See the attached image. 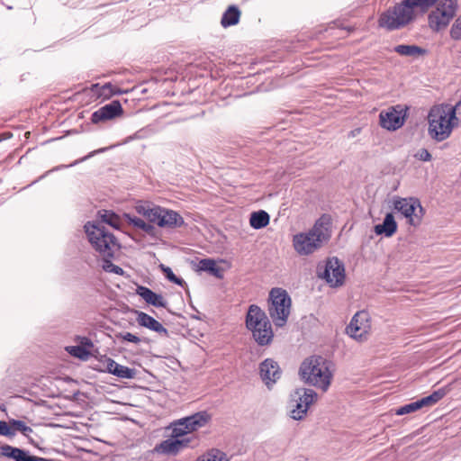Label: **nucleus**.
<instances>
[{"instance_id":"1","label":"nucleus","mask_w":461,"mask_h":461,"mask_svg":"<svg viewBox=\"0 0 461 461\" xmlns=\"http://www.w3.org/2000/svg\"><path fill=\"white\" fill-rule=\"evenodd\" d=\"M438 1L402 0L380 14L378 25L389 32L403 29L416 20L417 12L426 14Z\"/></svg>"},{"instance_id":"49","label":"nucleus","mask_w":461,"mask_h":461,"mask_svg":"<svg viewBox=\"0 0 461 461\" xmlns=\"http://www.w3.org/2000/svg\"><path fill=\"white\" fill-rule=\"evenodd\" d=\"M32 429L26 425V423L23 421L22 429L20 433H22L23 436L29 438L30 434L32 433Z\"/></svg>"},{"instance_id":"28","label":"nucleus","mask_w":461,"mask_h":461,"mask_svg":"<svg viewBox=\"0 0 461 461\" xmlns=\"http://www.w3.org/2000/svg\"><path fill=\"white\" fill-rule=\"evenodd\" d=\"M270 216L263 210L253 212L250 214L249 224L255 230L265 228L269 224Z\"/></svg>"},{"instance_id":"32","label":"nucleus","mask_w":461,"mask_h":461,"mask_svg":"<svg viewBox=\"0 0 461 461\" xmlns=\"http://www.w3.org/2000/svg\"><path fill=\"white\" fill-rule=\"evenodd\" d=\"M66 350L74 357L80 360H87L91 353L87 348L78 346H69L66 348Z\"/></svg>"},{"instance_id":"48","label":"nucleus","mask_w":461,"mask_h":461,"mask_svg":"<svg viewBox=\"0 0 461 461\" xmlns=\"http://www.w3.org/2000/svg\"><path fill=\"white\" fill-rule=\"evenodd\" d=\"M140 230L150 236H154L156 232V228L150 222H145L144 226Z\"/></svg>"},{"instance_id":"33","label":"nucleus","mask_w":461,"mask_h":461,"mask_svg":"<svg viewBox=\"0 0 461 461\" xmlns=\"http://www.w3.org/2000/svg\"><path fill=\"white\" fill-rule=\"evenodd\" d=\"M113 257H103V269L105 272L113 273L119 276L124 275V270L112 262Z\"/></svg>"},{"instance_id":"3","label":"nucleus","mask_w":461,"mask_h":461,"mask_svg":"<svg viewBox=\"0 0 461 461\" xmlns=\"http://www.w3.org/2000/svg\"><path fill=\"white\" fill-rule=\"evenodd\" d=\"M330 218L322 215L308 232H301L294 236L293 245L300 255H309L320 249L330 238L329 230Z\"/></svg>"},{"instance_id":"10","label":"nucleus","mask_w":461,"mask_h":461,"mask_svg":"<svg viewBox=\"0 0 461 461\" xmlns=\"http://www.w3.org/2000/svg\"><path fill=\"white\" fill-rule=\"evenodd\" d=\"M317 275L324 279L331 287H338L343 285L345 280V266L338 258L327 259L324 265L319 264Z\"/></svg>"},{"instance_id":"18","label":"nucleus","mask_w":461,"mask_h":461,"mask_svg":"<svg viewBox=\"0 0 461 461\" xmlns=\"http://www.w3.org/2000/svg\"><path fill=\"white\" fill-rule=\"evenodd\" d=\"M133 312L137 316L136 320L140 326L153 330L161 336L168 337V330L152 316L138 310H133Z\"/></svg>"},{"instance_id":"51","label":"nucleus","mask_w":461,"mask_h":461,"mask_svg":"<svg viewBox=\"0 0 461 461\" xmlns=\"http://www.w3.org/2000/svg\"><path fill=\"white\" fill-rule=\"evenodd\" d=\"M104 357H107L106 356H102L101 358L99 359V365L96 366V367H104L105 366V363H104Z\"/></svg>"},{"instance_id":"17","label":"nucleus","mask_w":461,"mask_h":461,"mask_svg":"<svg viewBox=\"0 0 461 461\" xmlns=\"http://www.w3.org/2000/svg\"><path fill=\"white\" fill-rule=\"evenodd\" d=\"M2 457L13 461H48L46 458L32 456L28 450L8 444H2Z\"/></svg>"},{"instance_id":"7","label":"nucleus","mask_w":461,"mask_h":461,"mask_svg":"<svg viewBox=\"0 0 461 461\" xmlns=\"http://www.w3.org/2000/svg\"><path fill=\"white\" fill-rule=\"evenodd\" d=\"M291 298L288 293L279 287L272 288L268 298V313L276 327H284L290 314Z\"/></svg>"},{"instance_id":"45","label":"nucleus","mask_w":461,"mask_h":461,"mask_svg":"<svg viewBox=\"0 0 461 461\" xmlns=\"http://www.w3.org/2000/svg\"><path fill=\"white\" fill-rule=\"evenodd\" d=\"M414 157L421 161H430L432 158L431 154L426 149H419L417 153L414 155Z\"/></svg>"},{"instance_id":"5","label":"nucleus","mask_w":461,"mask_h":461,"mask_svg":"<svg viewBox=\"0 0 461 461\" xmlns=\"http://www.w3.org/2000/svg\"><path fill=\"white\" fill-rule=\"evenodd\" d=\"M246 326L251 330L256 342L259 346L269 345L274 337L271 323L261 308L251 304L246 316Z\"/></svg>"},{"instance_id":"53","label":"nucleus","mask_w":461,"mask_h":461,"mask_svg":"<svg viewBox=\"0 0 461 461\" xmlns=\"http://www.w3.org/2000/svg\"><path fill=\"white\" fill-rule=\"evenodd\" d=\"M137 138V134H135L134 136H131L130 139H135Z\"/></svg>"},{"instance_id":"50","label":"nucleus","mask_w":461,"mask_h":461,"mask_svg":"<svg viewBox=\"0 0 461 461\" xmlns=\"http://www.w3.org/2000/svg\"><path fill=\"white\" fill-rule=\"evenodd\" d=\"M13 137V133L9 131H2V141L5 140L11 139Z\"/></svg>"},{"instance_id":"36","label":"nucleus","mask_w":461,"mask_h":461,"mask_svg":"<svg viewBox=\"0 0 461 461\" xmlns=\"http://www.w3.org/2000/svg\"><path fill=\"white\" fill-rule=\"evenodd\" d=\"M109 148H101V149H95L94 151H91L89 154H87L86 156L79 158V159H77L75 160L74 162H72L71 164L69 165H61V166H59L57 167H55L53 170H58V169H60V168H65V167H74L81 162H84L86 161V159L94 157L95 155L96 154H99V153H103L104 151H106Z\"/></svg>"},{"instance_id":"38","label":"nucleus","mask_w":461,"mask_h":461,"mask_svg":"<svg viewBox=\"0 0 461 461\" xmlns=\"http://www.w3.org/2000/svg\"><path fill=\"white\" fill-rule=\"evenodd\" d=\"M450 37L455 41L461 40V15L453 23L450 29Z\"/></svg>"},{"instance_id":"20","label":"nucleus","mask_w":461,"mask_h":461,"mask_svg":"<svg viewBox=\"0 0 461 461\" xmlns=\"http://www.w3.org/2000/svg\"><path fill=\"white\" fill-rule=\"evenodd\" d=\"M184 219L178 212L163 208V212L160 214L158 226L175 229L184 225Z\"/></svg>"},{"instance_id":"34","label":"nucleus","mask_w":461,"mask_h":461,"mask_svg":"<svg viewBox=\"0 0 461 461\" xmlns=\"http://www.w3.org/2000/svg\"><path fill=\"white\" fill-rule=\"evenodd\" d=\"M420 409H422V408L420 403V401L418 400L416 402H412L411 403H408V404L399 407L398 409L395 410V414L401 416V415L408 414L411 412H414Z\"/></svg>"},{"instance_id":"39","label":"nucleus","mask_w":461,"mask_h":461,"mask_svg":"<svg viewBox=\"0 0 461 461\" xmlns=\"http://www.w3.org/2000/svg\"><path fill=\"white\" fill-rule=\"evenodd\" d=\"M163 212V208L160 206H153L151 212H149L147 220L150 223H156L158 225V221L159 220L160 214Z\"/></svg>"},{"instance_id":"22","label":"nucleus","mask_w":461,"mask_h":461,"mask_svg":"<svg viewBox=\"0 0 461 461\" xmlns=\"http://www.w3.org/2000/svg\"><path fill=\"white\" fill-rule=\"evenodd\" d=\"M397 230V222L394 220L393 213L388 212L385 214L384 221L381 224H376L374 227V231L376 235H384L385 237H392Z\"/></svg>"},{"instance_id":"12","label":"nucleus","mask_w":461,"mask_h":461,"mask_svg":"<svg viewBox=\"0 0 461 461\" xmlns=\"http://www.w3.org/2000/svg\"><path fill=\"white\" fill-rule=\"evenodd\" d=\"M370 328L369 314L366 311L357 312L347 326V333L353 339H362Z\"/></svg>"},{"instance_id":"2","label":"nucleus","mask_w":461,"mask_h":461,"mask_svg":"<svg viewBox=\"0 0 461 461\" xmlns=\"http://www.w3.org/2000/svg\"><path fill=\"white\" fill-rule=\"evenodd\" d=\"M331 362L321 356H311L305 358L299 367L300 378L310 385L326 392L331 383Z\"/></svg>"},{"instance_id":"30","label":"nucleus","mask_w":461,"mask_h":461,"mask_svg":"<svg viewBox=\"0 0 461 461\" xmlns=\"http://www.w3.org/2000/svg\"><path fill=\"white\" fill-rule=\"evenodd\" d=\"M197 461H229L224 452L212 448L203 455Z\"/></svg>"},{"instance_id":"16","label":"nucleus","mask_w":461,"mask_h":461,"mask_svg":"<svg viewBox=\"0 0 461 461\" xmlns=\"http://www.w3.org/2000/svg\"><path fill=\"white\" fill-rule=\"evenodd\" d=\"M104 367H95L99 372H106L119 378L132 379L136 375V370L115 362L111 357H104Z\"/></svg>"},{"instance_id":"31","label":"nucleus","mask_w":461,"mask_h":461,"mask_svg":"<svg viewBox=\"0 0 461 461\" xmlns=\"http://www.w3.org/2000/svg\"><path fill=\"white\" fill-rule=\"evenodd\" d=\"M170 427L172 429V438H178L191 432L189 431L188 427L185 426V423L184 422V420H182V419L172 422Z\"/></svg>"},{"instance_id":"47","label":"nucleus","mask_w":461,"mask_h":461,"mask_svg":"<svg viewBox=\"0 0 461 461\" xmlns=\"http://www.w3.org/2000/svg\"><path fill=\"white\" fill-rule=\"evenodd\" d=\"M420 401V403L421 405V408L423 407H429V406H432L434 404H436V402H434L433 398L431 397V395H428L426 397H423L421 399L419 400Z\"/></svg>"},{"instance_id":"13","label":"nucleus","mask_w":461,"mask_h":461,"mask_svg":"<svg viewBox=\"0 0 461 461\" xmlns=\"http://www.w3.org/2000/svg\"><path fill=\"white\" fill-rule=\"evenodd\" d=\"M259 374L262 381L268 389L281 378L282 370L276 361L267 358L259 365Z\"/></svg>"},{"instance_id":"41","label":"nucleus","mask_w":461,"mask_h":461,"mask_svg":"<svg viewBox=\"0 0 461 461\" xmlns=\"http://www.w3.org/2000/svg\"><path fill=\"white\" fill-rule=\"evenodd\" d=\"M445 107L455 120H461V100L454 107L448 105Z\"/></svg>"},{"instance_id":"29","label":"nucleus","mask_w":461,"mask_h":461,"mask_svg":"<svg viewBox=\"0 0 461 461\" xmlns=\"http://www.w3.org/2000/svg\"><path fill=\"white\" fill-rule=\"evenodd\" d=\"M98 217L101 221H98L103 225V223H106L113 228L119 230L121 227V218L114 212L110 210H101L98 211Z\"/></svg>"},{"instance_id":"40","label":"nucleus","mask_w":461,"mask_h":461,"mask_svg":"<svg viewBox=\"0 0 461 461\" xmlns=\"http://www.w3.org/2000/svg\"><path fill=\"white\" fill-rule=\"evenodd\" d=\"M121 93H122V91L120 89H118L117 87L113 86L111 83H106L102 87L101 95H105V96H110V95H117V94H121Z\"/></svg>"},{"instance_id":"6","label":"nucleus","mask_w":461,"mask_h":461,"mask_svg":"<svg viewBox=\"0 0 461 461\" xmlns=\"http://www.w3.org/2000/svg\"><path fill=\"white\" fill-rule=\"evenodd\" d=\"M429 135L437 141L447 139L453 130L455 119L445 106H433L429 114Z\"/></svg>"},{"instance_id":"27","label":"nucleus","mask_w":461,"mask_h":461,"mask_svg":"<svg viewBox=\"0 0 461 461\" xmlns=\"http://www.w3.org/2000/svg\"><path fill=\"white\" fill-rule=\"evenodd\" d=\"M23 420L10 419L8 421L2 420V436L12 439L23 427Z\"/></svg>"},{"instance_id":"52","label":"nucleus","mask_w":461,"mask_h":461,"mask_svg":"<svg viewBox=\"0 0 461 461\" xmlns=\"http://www.w3.org/2000/svg\"><path fill=\"white\" fill-rule=\"evenodd\" d=\"M417 213H418V214L420 216V218H421V217H422L423 211H422V212H420V211H419Z\"/></svg>"},{"instance_id":"19","label":"nucleus","mask_w":461,"mask_h":461,"mask_svg":"<svg viewBox=\"0 0 461 461\" xmlns=\"http://www.w3.org/2000/svg\"><path fill=\"white\" fill-rule=\"evenodd\" d=\"M136 294L140 295L148 304H150L154 307L167 308V302L164 299V297L161 294H156L146 286L138 285Z\"/></svg>"},{"instance_id":"14","label":"nucleus","mask_w":461,"mask_h":461,"mask_svg":"<svg viewBox=\"0 0 461 461\" xmlns=\"http://www.w3.org/2000/svg\"><path fill=\"white\" fill-rule=\"evenodd\" d=\"M122 113L123 109L120 101L113 100L94 112L91 115V122L95 124H97L99 122L113 120L121 116Z\"/></svg>"},{"instance_id":"42","label":"nucleus","mask_w":461,"mask_h":461,"mask_svg":"<svg viewBox=\"0 0 461 461\" xmlns=\"http://www.w3.org/2000/svg\"><path fill=\"white\" fill-rule=\"evenodd\" d=\"M123 216L127 219L130 224L136 228L141 229L144 226L145 221L136 216H131L129 213H124Z\"/></svg>"},{"instance_id":"8","label":"nucleus","mask_w":461,"mask_h":461,"mask_svg":"<svg viewBox=\"0 0 461 461\" xmlns=\"http://www.w3.org/2000/svg\"><path fill=\"white\" fill-rule=\"evenodd\" d=\"M317 393L310 388H296L290 393V417L294 420H303L310 406L317 401Z\"/></svg>"},{"instance_id":"25","label":"nucleus","mask_w":461,"mask_h":461,"mask_svg":"<svg viewBox=\"0 0 461 461\" xmlns=\"http://www.w3.org/2000/svg\"><path fill=\"white\" fill-rule=\"evenodd\" d=\"M393 51L397 54L404 57L416 58L419 56H424L428 53V50L418 45H405L400 44L393 48Z\"/></svg>"},{"instance_id":"15","label":"nucleus","mask_w":461,"mask_h":461,"mask_svg":"<svg viewBox=\"0 0 461 461\" xmlns=\"http://www.w3.org/2000/svg\"><path fill=\"white\" fill-rule=\"evenodd\" d=\"M402 110L397 111L395 107H390L387 111H382L379 114L380 126L388 131H396L404 123Z\"/></svg>"},{"instance_id":"24","label":"nucleus","mask_w":461,"mask_h":461,"mask_svg":"<svg viewBox=\"0 0 461 461\" xmlns=\"http://www.w3.org/2000/svg\"><path fill=\"white\" fill-rule=\"evenodd\" d=\"M241 13L237 5H230L223 13L221 24L222 27L227 28L239 23Z\"/></svg>"},{"instance_id":"37","label":"nucleus","mask_w":461,"mask_h":461,"mask_svg":"<svg viewBox=\"0 0 461 461\" xmlns=\"http://www.w3.org/2000/svg\"><path fill=\"white\" fill-rule=\"evenodd\" d=\"M115 338L120 340H125L135 344H139L141 341L140 338L130 332H118L115 334Z\"/></svg>"},{"instance_id":"43","label":"nucleus","mask_w":461,"mask_h":461,"mask_svg":"<svg viewBox=\"0 0 461 461\" xmlns=\"http://www.w3.org/2000/svg\"><path fill=\"white\" fill-rule=\"evenodd\" d=\"M75 340L79 343L78 347H83L88 350L94 347L93 341L87 337L77 336Z\"/></svg>"},{"instance_id":"44","label":"nucleus","mask_w":461,"mask_h":461,"mask_svg":"<svg viewBox=\"0 0 461 461\" xmlns=\"http://www.w3.org/2000/svg\"><path fill=\"white\" fill-rule=\"evenodd\" d=\"M151 209L152 207L149 203H140L135 206L136 212L139 214L144 216L146 219L149 215V212H151Z\"/></svg>"},{"instance_id":"23","label":"nucleus","mask_w":461,"mask_h":461,"mask_svg":"<svg viewBox=\"0 0 461 461\" xmlns=\"http://www.w3.org/2000/svg\"><path fill=\"white\" fill-rule=\"evenodd\" d=\"M210 420L211 415L206 411H198L193 415L182 418V420H184L191 432L203 427Z\"/></svg>"},{"instance_id":"11","label":"nucleus","mask_w":461,"mask_h":461,"mask_svg":"<svg viewBox=\"0 0 461 461\" xmlns=\"http://www.w3.org/2000/svg\"><path fill=\"white\" fill-rule=\"evenodd\" d=\"M395 210L400 212L404 217L408 218V221L412 226H418L420 223V216L417 213L416 210L423 211L418 199L411 198L410 201L406 198H398L393 203Z\"/></svg>"},{"instance_id":"26","label":"nucleus","mask_w":461,"mask_h":461,"mask_svg":"<svg viewBox=\"0 0 461 461\" xmlns=\"http://www.w3.org/2000/svg\"><path fill=\"white\" fill-rule=\"evenodd\" d=\"M198 269L204 271L219 279L223 278V269L217 266L212 258H203L199 261Z\"/></svg>"},{"instance_id":"4","label":"nucleus","mask_w":461,"mask_h":461,"mask_svg":"<svg viewBox=\"0 0 461 461\" xmlns=\"http://www.w3.org/2000/svg\"><path fill=\"white\" fill-rule=\"evenodd\" d=\"M84 228L90 244L102 257H114V249H121L115 236L101 223L87 221Z\"/></svg>"},{"instance_id":"46","label":"nucleus","mask_w":461,"mask_h":461,"mask_svg":"<svg viewBox=\"0 0 461 461\" xmlns=\"http://www.w3.org/2000/svg\"><path fill=\"white\" fill-rule=\"evenodd\" d=\"M447 394V389L439 388L437 391H434L430 395L433 398L434 402L437 403L439 402L445 395Z\"/></svg>"},{"instance_id":"21","label":"nucleus","mask_w":461,"mask_h":461,"mask_svg":"<svg viewBox=\"0 0 461 461\" xmlns=\"http://www.w3.org/2000/svg\"><path fill=\"white\" fill-rule=\"evenodd\" d=\"M189 438H172L162 441L158 447L161 453L176 455L180 449L188 446Z\"/></svg>"},{"instance_id":"35","label":"nucleus","mask_w":461,"mask_h":461,"mask_svg":"<svg viewBox=\"0 0 461 461\" xmlns=\"http://www.w3.org/2000/svg\"><path fill=\"white\" fill-rule=\"evenodd\" d=\"M160 269L163 271V273L165 274V276L172 283L177 285H180V286H184L185 284V280L180 278V277H177L172 271V269L169 267H167L163 264L160 265Z\"/></svg>"},{"instance_id":"9","label":"nucleus","mask_w":461,"mask_h":461,"mask_svg":"<svg viewBox=\"0 0 461 461\" xmlns=\"http://www.w3.org/2000/svg\"><path fill=\"white\" fill-rule=\"evenodd\" d=\"M456 0H444L429 14V27L435 32L446 29L456 15Z\"/></svg>"}]
</instances>
